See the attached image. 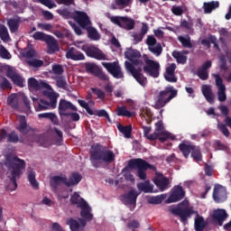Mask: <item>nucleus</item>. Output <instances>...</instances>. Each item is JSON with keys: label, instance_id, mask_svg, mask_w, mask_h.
<instances>
[{"label": "nucleus", "instance_id": "de8ad7c7", "mask_svg": "<svg viewBox=\"0 0 231 231\" xmlns=\"http://www.w3.org/2000/svg\"><path fill=\"white\" fill-rule=\"evenodd\" d=\"M86 201L84 199L80 198V195H79L77 192H75L70 197V203L71 205H77V207L79 208L80 205H82V202Z\"/></svg>", "mask_w": 231, "mask_h": 231}, {"label": "nucleus", "instance_id": "a19ab883", "mask_svg": "<svg viewBox=\"0 0 231 231\" xmlns=\"http://www.w3.org/2000/svg\"><path fill=\"white\" fill-rule=\"evenodd\" d=\"M20 24L21 22H18L16 19H10L7 22V25L9 27L11 33H16V32H19Z\"/></svg>", "mask_w": 231, "mask_h": 231}, {"label": "nucleus", "instance_id": "8fccbe9b", "mask_svg": "<svg viewBox=\"0 0 231 231\" xmlns=\"http://www.w3.org/2000/svg\"><path fill=\"white\" fill-rule=\"evenodd\" d=\"M117 116H126V118H131L133 116V113L127 110L125 106H119L116 110Z\"/></svg>", "mask_w": 231, "mask_h": 231}, {"label": "nucleus", "instance_id": "c85d7f7f", "mask_svg": "<svg viewBox=\"0 0 231 231\" xmlns=\"http://www.w3.org/2000/svg\"><path fill=\"white\" fill-rule=\"evenodd\" d=\"M19 122L20 125L16 129L19 130V133H22V134H28L30 131V126H28V123L26 122V116H20Z\"/></svg>", "mask_w": 231, "mask_h": 231}, {"label": "nucleus", "instance_id": "9d476101", "mask_svg": "<svg viewBox=\"0 0 231 231\" xmlns=\"http://www.w3.org/2000/svg\"><path fill=\"white\" fill-rule=\"evenodd\" d=\"M102 66L106 68V71H108V73L112 75L114 79H124V72H122V67H120V63H118L117 61L102 62Z\"/></svg>", "mask_w": 231, "mask_h": 231}, {"label": "nucleus", "instance_id": "bf43d9fd", "mask_svg": "<svg viewBox=\"0 0 231 231\" xmlns=\"http://www.w3.org/2000/svg\"><path fill=\"white\" fill-rule=\"evenodd\" d=\"M115 5L120 8H127L133 5V0H115Z\"/></svg>", "mask_w": 231, "mask_h": 231}, {"label": "nucleus", "instance_id": "a211bd4d", "mask_svg": "<svg viewBox=\"0 0 231 231\" xmlns=\"http://www.w3.org/2000/svg\"><path fill=\"white\" fill-rule=\"evenodd\" d=\"M42 89H44L42 91L43 97H46L49 98L51 102V106L52 107H57V98H59V94L55 93L53 91V88H51V86L47 83V87H42Z\"/></svg>", "mask_w": 231, "mask_h": 231}, {"label": "nucleus", "instance_id": "5fc2aeb1", "mask_svg": "<svg viewBox=\"0 0 231 231\" xmlns=\"http://www.w3.org/2000/svg\"><path fill=\"white\" fill-rule=\"evenodd\" d=\"M28 180L29 183H31L32 187H33L35 189H39V182H37V180L35 179V171H29Z\"/></svg>", "mask_w": 231, "mask_h": 231}, {"label": "nucleus", "instance_id": "4c0bfd02", "mask_svg": "<svg viewBox=\"0 0 231 231\" xmlns=\"http://www.w3.org/2000/svg\"><path fill=\"white\" fill-rule=\"evenodd\" d=\"M162 131H163V122L158 121L155 124L154 133L151 134L150 142H154V141L158 140V133H161Z\"/></svg>", "mask_w": 231, "mask_h": 231}, {"label": "nucleus", "instance_id": "f8f14e48", "mask_svg": "<svg viewBox=\"0 0 231 231\" xmlns=\"http://www.w3.org/2000/svg\"><path fill=\"white\" fill-rule=\"evenodd\" d=\"M0 138L1 140L7 138V143H24V139L19 138V134H17L15 131H12L8 134L5 129H2L0 131Z\"/></svg>", "mask_w": 231, "mask_h": 231}, {"label": "nucleus", "instance_id": "774afa93", "mask_svg": "<svg viewBox=\"0 0 231 231\" xmlns=\"http://www.w3.org/2000/svg\"><path fill=\"white\" fill-rule=\"evenodd\" d=\"M38 2L41 3V5H43L44 6L50 9L57 8V4H55L53 0H38Z\"/></svg>", "mask_w": 231, "mask_h": 231}, {"label": "nucleus", "instance_id": "a18cd8bd", "mask_svg": "<svg viewBox=\"0 0 231 231\" xmlns=\"http://www.w3.org/2000/svg\"><path fill=\"white\" fill-rule=\"evenodd\" d=\"M173 59H176L178 64H186L187 63V56L181 54V52L178 51H174L171 53Z\"/></svg>", "mask_w": 231, "mask_h": 231}, {"label": "nucleus", "instance_id": "7ed1b4c3", "mask_svg": "<svg viewBox=\"0 0 231 231\" xmlns=\"http://www.w3.org/2000/svg\"><path fill=\"white\" fill-rule=\"evenodd\" d=\"M115 161V152L109 150L107 146H102L97 143L92 146L90 150V162L95 169L102 167V162L104 163H113Z\"/></svg>", "mask_w": 231, "mask_h": 231}, {"label": "nucleus", "instance_id": "aec40b11", "mask_svg": "<svg viewBox=\"0 0 231 231\" xmlns=\"http://www.w3.org/2000/svg\"><path fill=\"white\" fill-rule=\"evenodd\" d=\"M33 106L35 111H46V109H55L57 106H51V102H48L44 99H39L32 97Z\"/></svg>", "mask_w": 231, "mask_h": 231}, {"label": "nucleus", "instance_id": "39448f33", "mask_svg": "<svg viewBox=\"0 0 231 231\" xmlns=\"http://www.w3.org/2000/svg\"><path fill=\"white\" fill-rule=\"evenodd\" d=\"M128 167L130 169H137V176L141 180H147V170L148 169H154V166L152 164H149L145 160L143 159H132L128 162Z\"/></svg>", "mask_w": 231, "mask_h": 231}, {"label": "nucleus", "instance_id": "e2e57ef3", "mask_svg": "<svg viewBox=\"0 0 231 231\" xmlns=\"http://www.w3.org/2000/svg\"><path fill=\"white\" fill-rule=\"evenodd\" d=\"M213 77L216 80V86L218 88V89H225L226 87H225V84H223V79L219 74H214Z\"/></svg>", "mask_w": 231, "mask_h": 231}, {"label": "nucleus", "instance_id": "1a4fd4ad", "mask_svg": "<svg viewBox=\"0 0 231 231\" xmlns=\"http://www.w3.org/2000/svg\"><path fill=\"white\" fill-rule=\"evenodd\" d=\"M82 51H85L88 57H91L92 59H96L97 60H106V54L100 51L95 45H82Z\"/></svg>", "mask_w": 231, "mask_h": 231}, {"label": "nucleus", "instance_id": "393cba45", "mask_svg": "<svg viewBox=\"0 0 231 231\" xmlns=\"http://www.w3.org/2000/svg\"><path fill=\"white\" fill-rule=\"evenodd\" d=\"M48 48V53L51 55L56 53V51H60V48L59 47V42L53 38V36L49 35L47 40L45 41Z\"/></svg>", "mask_w": 231, "mask_h": 231}, {"label": "nucleus", "instance_id": "ea45409f", "mask_svg": "<svg viewBox=\"0 0 231 231\" xmlns=\"http://www.w3.org/2000/svg\"><path fill=\"white\" fill-rule=\"evenodd\" d=\"M117 129L122 133V134H124L125 138H131V133H133V126L131 125L124 126L122 125H118Z\"/></svg>", "mask_w": 231, "mask_h": 231}, {"label": "nucleus", "instance_id": "cd10ccee", "mask_svg": "<svg viewBox=\"0 0 231 231\" xmlns=\"http://www.w3.org/2000/svg\"><path fill=\"white\" fill-rule=\"evenodd\" d=\"M82 181V175L77 171L72 172L66 182V187H75Z\"/></svg>", "mask_w": 231, "mask_h": 231}, {"label": "nucleus", "instance_id": "423d86ee", "mask_svg": "<svg viewBox=\"0 0 231 231\" xmlns=\"http://www.w3.org/2000/svg\"><path fill=\"white\" fill-rule=\"evenodd\" d=\"M143 60L145 63L143 68L144 73L153 79H158L160 77V63L149 59L147 55H143Z\"/></svg>", "mask_w": 231, "mask_h": 231}, {"label": "nucleus", "instance_id": "37998d69", "mask_svg": "<svg viewBox=\"0 0 231 231\" xmlns=\"http://www.w3.org/2000/svg\"><path fill=\"white\" fill-rule=\"evenodd\" d=\"M28 66L31 68H42L44 66V61L42 60L32 58L31 60H26Z\"/></svg>", "mask_w": 231, "mask_h": 231}, {"label": "nucleus", "instance_id": "6e6552de", "mask_svg": "<svg viewBox=\"0 0 231 231\" xmlns=\"http://www.w3.org/2000/svg\"><path fill=\"white\" fill-rule=\"evenodd\" d=\"M110 21L124 30H133L134 28V20L128 16H112Z\"/></svg>", "mask_w": 231, "mask_h": 231}, {"label": "nucleus", "instance_id": "473e14b6", "mask_svg": "<svg viewBox=\"0 0 231 231\" xmlns=\"http://www.w3.org/2000/svg\"><path fill=\"white\" fill-rule=\"evenodd\" d=\"M84 30H87L88 37L90 41H100V33L93 26H87Z\"/></svg>", "mask_w": 231, "mask_h": 231}, {"label": "nucleus", "instance_id": "79ce46f5", "mask_svg": "<svg viewBox=\"0 0 231 231\" xmlns=\"http://www.w3.org/2000/svg\"><path fill=\"white\" fill-rule=\"evenodd\" d=\"M0 39L4 42H9L10 34L8 33V28L5 26V24H0Z\"/></svg>", "mask_w": 231, "mask_h": 231}, {"label": "nucleus", "instance_id": "6e6d98bb", "mask_svg": "<svg viewBox=\"0 0 231 231\" xmlns=\"http://www.w3.org/2000/svg\"><path fill=\"white\" fill-rule=\"evenodd\" d=\"M34 41H42L43 42H46L50 35L42 32H36L32 35Z\"/></svg>", "mask_w": 231, "mask_h": 231}, {"label": "nucleus", "instance_id": "2eb2a0df", "mask_svg": "<svg viewBox=\"0 0 231 231\" xmlns=\"http://www.w3.org/2000/svg\"><path fill=\"white\" fill-rule=\"evenodd\" d=\"M73 20L78 23L80 28L85 29L87 26L91 24V21L89 20V16L86 12L82 11H74V18Z\"/></svg>", "mask_w": 231, "mask_h": 231}, {"label": "nucleus", "instance_id": "603ef678", "mask_svg": "<svg viewBox=\"0 0 231 231\" xmlns=\"http://www.w3.org/2000/svg\"><path fill=\"white\" fill-rule=\"evenodd\" d=\"M191 158L195 160V162H201L203 160V155L201 154V150L199 148L194 146V149L191 150Z\"/></svg>", "mask_w": 231, "mask_h": 231}, {"label": "nucleus", "instance_id": "bb28decb", "mask_svg": "<svg viewBox=\"0 0 231 231\" xmlns=\"http://www.w3.org/2000/svg\"><path fill=\"white\" fill-rule=\"evenodd\" d=\"M28 88L35 89V91H41L42 88H48V83L44 80L38 81L35 78H30L28 79Z\"/></svg>", "mask_w": 231, "mask_h": 231}, {"label": "nucleus", "instance_id": "69168bd1", "mask_svg": "<svg viewBox=\"0 0 231 231\" xmlns=\"http://www.w3.org/2000/svg\"><path fill=\"white\" fill-rule=\"evenodd\" d=\"M0 57H1V59H5L7 60L12 59L10 52L3 45L0 46Z\"/></svg>", "mask_w": 231, "mask_h": 231}, {"label": "nucleus", "instance_id": "0e129e2a", "mask_svg": "<svg viewBox=\"0 0 231 231\" xmlns=\"http://www.w3.org/2000/svg\"><path fill=\"white\" fill-rule=\"evenodd\" d=\"M197 75L201 80L208 79V70H206L204 69L199 68L197 71Z\"/></svg>", "mask_w": 231, "mask_h": 231}, {"label": "nucleus", "instance_id": "0eeeda50", "mask_svg": "<svg viewBox=\"0 0 231 231\" xmlns=\"http://www.w3.org/2000/svg\"><path fill=\"white\" fill-rule=\"evenodd\" d=\"M125 66L127 71L131 73L132 77H134V79L136 80V82H138V84H140V86H145L147 84V78H145V76H143L142 73L141 67L135 69L134 66L129 61H125Z\"/></svg>", "mask_w": 231, "mask_h": 231}, {"label": "nucleus", "instance_id": "f03ea898", "mask_svg": "<svg viewBox=\"0 0 231 231\" xmlns=\"http://www.w3.org/2000/svg\"><path fill=\"white\" fill-rule=\"evenodd\" d=\"M5 166L7 167L10 174L8 178L10 179L9 190L14 191L17 189V180L21 178V174H23V171L26 169V162L24 160L20 159L17 156L7 157L5 161ZM13 185V187H12Z\"/></svg>", "mask_w": 231, "mask_h": 231}, {"label": "nucleus", "instance_id": "6ab92c4d", "mask_svg": "<svg viewBox=\"0 0 231 231\" xmlns=\"http://www.w3.org/2000/svg\"><path fill=\"white\" fill-rule=\"evenodd\" d=\"M6 77L11 79L12 82L18 86V88H24V79L11 67L7 69Z\"/></svg>", "mask_w": 231, "mask_h": 231}, {"label": "nucleus", "instance_id": "09e8293b", "mask_svg": "<svg viewBox=\"0 0 231 231\" xmlns=\"http://www.w3.org/2000/svg\"><path fill=\"white\" fill-rule=\"evenodd\" d=\"M148 50L151 51V53L155 55V57H160V55H162L163 52V48L162 47L161 43H157L156 45L149 47Z\"/></svg>", "mask_w": 231, "mask_h": 231}, {"label": "nucleus", "instance_id": "4be33fe9", "mask_svg": "<svg viewBox=\"0 0 231 231\" xmlns=\"http://www.w3.org/2000/svg\"><path fill=\"white\" fill-rule=\"evenodd\" d=\"M176 63H171L166 68V72L164 73V79L167 82L176 83L178 82V78H176Z\"/></svg>", "mask_w": 231, "mask_h": 231}, {"label": "nucleus", "instance_id": "864d4df0", "mask_svg": "<svg viewBox=\"0 0 231 231\" xmlns=\"http://www.w3.org/2000/svg\"><path fill=\"white\" fill-rule=\"evenodd\" d=\"M165 198H167V196L165 194H162L160 196L152 197L149 199V203L151 205H160V204L163 203V200L165 199Z\"/></svg>", "mask_w": 231, "mask_h": 231}, {"label": "nucleus", "instance_id": "c756f323", "mask_svg": "<svg viewBox=\"0 0 231 231\" xmlns=\"http://www.w3.org/2000/svg\"><path fill=\"white\" fill-rule=\"evenodd\" d=\"M202 94L204 95L207 102L209 104H214V92H212V88L208 85L202 86Z\"/></svg>", "mask_w": 231, "mask_h": 231}, {"label": "nucleus", "instance_id": "c03bdc74", "mask_svg": "<svg viewBox=\"0 0 231 231\" xmlns=\"http://www.w3.org/2000/svg\"><path fill=\"white\" fill-rule=\"evenodd\" d=\"M57 13L59 14V15L63 17V19H74L75 17V11L70 12L68 9H58Z\"/></svg>", "mask_w": 231, "mask_h": 231}, {"label": "nucleus", "instance_id": "338daca9", "mask_svg": "<svg viewBox=\"0 0 231 231\" xmlns=\"http://www.w3.org/2000/svg\"><path fill=\"white\" fill-rule=\"evenodd\" d=\"M217 129H219V131L222 133V134H224V136H226V138H228V136H230V131L226 127V125H225L223 123H219L217 125Z\"/></svg>", "mask_w": 231, "mask_h": 231}, {"label": "nucleus", "instance_id": "7c9ffc66", "mask_svg": "<svg viewBox=\"0 0 231 231\" xmlns=\"http://www.w3.org/2000/svg\"><path fill=\"white\" fill-rule=\"evenodd\" d=\"M153 187L149 180L144 182H139L137 184V189L140 192H144V194H151L152 193Z\"/></svg>", "mask_w": 231, "mask_h": 231}, {"label": "nucleus", "instance_id": "412c9836", "mask_svg": "<svg viewBox=\"0 0 231 231\" xmlns=\"http://www.w3.org/2000/svg\"><path fill=\"white\" fill-rule=\"evenodd\" d=\"M66 59H69L70 60H85L86 56L84 53L75 49L74 47L69 48L65 54Z\"/></svg>", "mask_w": 231, "mask_h": 231}, {"label": "nucleus", "instance_id": "4468645a", "mask_svg": "<svg viewBox=\"0 0 231 231\" xmlns=\"http://www.w3.org/2000/svg\"><path fill=\"white\" fill-rule=\"evenodd\" d=\"M183 198H185V190L183 187L178 185L172 189V192L169 196L167 203H178V201H181Z\"/></svg>", "mask_w": 231, "mask_h": 231}, {"label": "nucleus", "instance_id": "f3484780", "mask_svg": "<svg viewBox=\"0 0 231 231\" xmlns=\"http://www.w3.org/2000/svg\"><path fill=\"white\" fill-rule=\"evenodd\" d=\"M140 196V192L136 191V189H130L126 194L122 196V199L125 205H134L133 208L130 210H134V207H136V199Z\"/></svg>", "mask_w": 231, "mask_h": 231}, {"label": "nucleus", "instance_id": "f704fd0d", "mask_svg": "<svg viewBox=\"0 0 231 231\" xmlns=\"http://www.w3.org/2000/svg\"><path fill=\"white\" fill-rule=\"evenodd\" d=\"M178 41L179 42H180L182 48H188V50H191V48H194V45L192 44V42L190 41V36L189 34H186L185 36H178Z\"/></svg>", "mask_w": 231, "mask_h": 231}, {"label": "nucleus", "instance_id": "052dcab7", "mask_svg": "<svg viewBox=\"0 0 231 231\" xmlns=\"http://www.w3.org/2000/svg\"><path fill=\"white\" fill-rule=\"evenodd\" d=\"M78 103L79 104V106L81 107H83V109H85L87 111V113L90 116L95 115V112H93L91 110V107H89V104H88V102H86L85 100L82 99H78Z\"/></svg>", "mask_w": 231, "mask_h": 231}, {"label": "nucleus", "instance_id": "f257e3e1", "mask_svg": "<svg viewBox=\"0 0 231 231\" xmlns=\"http://www.w3.org/2000/svg\"><path fill=\"white\" fill-rule=\"evenodd\" d=\"M170 212L173 216H178V217H180L181 223H187V221L192 217V214H197V217L195 218V230L203 231L207 226L205 218L199 216L197 211H194V208L189 206V200H183L182 202L179 203L176 208H170Z\"/></svg>", "mask_w": 231, "mask_h": 231}, {"label": "nucleus", "instance_id": "4d7b16f0", "mask_svg": "<svg viewBox=\"0 0 231 231\" xmlns=\"http://www.w3.org/2000/svg\"><path fill=\"white\" fill-rule=\"evenodd\" d=\"M171 138V134L166 131L158 132V137L157 140L161 142V143H163L164 142H167Z\"/></svg>", "mask_w": 231, "mask_h": 231}, {"label": "nucleus", "instance_id": "72a5a7b5", "mask_svg": "<svg viewBox=\"0 0 231 231\" xmlns=\"http://www.w3.org/2000/svg\"><path fill=\"white\" fill-rule=\"evenodd\" d=\"M193 149L194 145L190 143H181L179 144V151L182 152L184 158H189V155L190 154V152H192Z\"/></svg>", "mask_w": 231, "mask_h": 231}, {"label": "nucleus", "instance_id": "e433bc0d", "mask_svg": "<svg viewBox=\"0 0 231 231\" xmlns=\"http://www.w3.org/2000/svg\"><path fill=\"white\" fill-rule=\"evenodd\" d=\"M218 6H219V2L217 1L205 2L203 4L204 13L212 14V11L216 10Z\"/></svg>", "mask_w": 231, "mask_h": 231}, {"label": "nucleus", "instance_id": "13d9d810", "mask_svg": "<svg viewBox=\"0 0 231 231\" xmlns=\"http://www.w3.org/2000/svg\"><path fill=\"white\" fill-rule=\"evenodd\" d=\"M93 95H97L100 100H106V92L98 88H91Z\"/></svg>", "mask_w": 231, "mask_h": 231}, {"label": "nucleus", "instance_id": "5701e85b", "mask_svg": "<svg viewBox=\"0 0 231 231\" xmlns=\"http://www.w3.org/2000/svg\"><path fill=\"white\" fill-rule=\"evenodd\" d=\"M51 187L57 191L61 183L66 187L68 183V177L66 175H55L51 179Z\"/></svg>", "mask_w": 231, "mask_h": 231}, {"label": "nucleus", "instance_id": "3c124183", "mask_svg": "<svg viewBox=\"0 0 231 231\" xmlns=\"http://www.w3.org/2000/svg\"><path fill=\"white\" fill-rule=\"evenodd\" d=\"M85 69L87 73H91L92 75H97V71L100 69L98 66L95 63H85Z\"/></svg>", "mask_w": 231, "mask_h": 231}, {"label": "nucleus", "instance_id": "a878e982", "mask_svg": "<svg viewBox=\"0 0 231 231\" xmlns=\"http://www.w3.org/2000/svg\"><path fill=\"white\" fill-rule=\"evenodd\" d=\"M228 217V214H226V210L225 209H217L213 212V219L217 221L219 226H223V223Z\"/></svg>", "mask_w": 231, "mask_h": 231}, {"label": "nucleus", "instance_id": "ddd939ff", "mask_svg": "<svg viewBox=\"0 0 231 231\" xmlns=\"http://www.w3.org/2000/svg\"><path fill=\"white\" fill-rule=\"evenodd\" d=\"M125 59H128V60H130V62H132L131 64L134 66H142L143 64V61L141 60H136L142 57V54L136 49H127L125 52Z\"/></svg>", "mask_w": 231, "mask_h": 231}, {"label": "nucleus", "instance_id": "b1692460", "mask_svg": "<svg viewBox=\"0 0 231 231\" xmlns=\"http://www.w3.org/2000/svg\"><path fill=\"white\" fill-rule=\"evenodd\" d=\"M79 208H81L80 216L86 221H93V213H91V207L86 201L80 204Z\"/></svg>", "mask_w": 231, "mask_h": 231}, {"label": "nucleus", "instance_id": "c9c22d12", "mask_svg": "<svg viewBox=\"0 0 231 231\" xmlns=\"http://www.w3.org/2000/svg\"><path fill=\"white\" fill-rule=\"evenodd\" d=\"M153 183L158 187L161 192H163L169 187V179L167 177H162V179H155Z\"/></svg>", "mask_w": 231, "mask_h": 231}, {"label": "nucleus", "instance_id": "dca6fc26", "mask_svg": "<svg viewBox=\"0 0 231 231\" xmlns=\"http://www.w3.org/2000/svg\"><path fill=\"white\" fill-rule=\"evenodd\" d=\"M226 189L225 187L216 184L213 189V199L216 203H223L226 201Z\"/></svg>", "mask_w": 231, "mask_h": 231}, {"label": "nucleus", "instance_id": "2f4dec72", "mask_svg": "<svg viewBox=\"0 0 231 231\" xmlns=\"http://www.w3.org/2000/svg\"><path fill=\"white\" fill-rule=\"evenodd\" d=\"M39 118H47L50 120L53 125H59V117L53 112L42 113L38 115Z\"/></svg>", "mask_w": 231, "mask_h": 231}, {"label": "nucleus", "instance_id": "20e7f679", "mask_svg": "<svg viewBox=\"0 0 231 231\" xmlns=\"http://www.w3.org/2000/svg\"><path fill=\"white\" fill-rule=\"evenodd\" d=\"M178 97V90L174 89V87H166L164 90H162L155 97V109H162L165 107L172 98Z\"/></svg>", "mask_w": 231, "mask_h": 231}, {"label": "nucleus", "instance_id": "9b49d317", "mask_svg": "<svg viewBox=\"0 0 231 231\" xmlns=\"http://www.w3.org/2000/svg\"><path fill=\"white\" fill-rule=\"evenodd\" d=\"M69 111H77V106L66 99H60L58 106V113L60 118L68 116L70 113Z\"/></svg>", "mask_w": 231, "mask_h": 231}, {"label": "nucleus", "instance_id": "58836bf2", "mask_svg": "<svg viewBox=\"0 0 231 231\" xmlns=\"http://www.w3.org/2000/svg\"><path fill=\"white\" fill-rule=\"evenodd\" d=\"M7 104L13 109H19V99L17 98V94H11L7 97Z\"/></svg>", "mask_w": 231, "mask_h": 231}, {"label": "nucleus", "instance_id": "680f3d73", "mask_svg": "<svg viewBox=\"0 0 231 231\" xmlns=\"http://www.w3.org/2000/svg\"><path fill=\"white\" fill-rule=\"evenodd\" d=\"M56 86L60 89H66L68 82L66 81V79L64 77L60 76L56 79Z\"/></svg>", "mask_w": 231, "mask_h": 231}, {"label": "nucleus", "instance_id": "49530a36", "mask_svg": "<svg viewBox=\"0 0 231 231\" xmlns=\"http://www.w3.org/2000/svg\"><path fill=\"white\" fill-rule=\"evenodd\" d=\"M67 225H69L71 231H82L80 229V223L74 218L67 219Z\"/></svg>", "mask_w": 231, "mask_h": 231}]
</instances>
